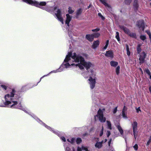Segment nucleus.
<instances>
[{
    "label": "nucleus",
    "mask_w": 151,
    "mask_h": 151,
    "mask_svg": "<svg viewBox=\"0 0 151 151\" xmlns=\"http://www.w3.org/2000/svg\"><path fill=\"white\" fill-rule=\"evenodd\" d=\"M64 62L67 63L64 65L66 68L71 66H78L80 69L83 70L85 67L87 70L90 69L88 71L89 74L91 73V70L95 69L93 63L89 61H86L83 58L79 55H77L75 53L73 54L70 52L68 53Z\"/></svg>",
    "instance_id": "1"
},
{
    "label": "nucleus",
    "mask_w": 151,
    "mask_h": 151,
    "mask_svg": "<svg viewBox=\"0 0 151 151\" xmlns=\"http://www.w3.org/2000/svg\"><path fill=\"white\" fill-rule=\"evenodd\" d=\"M22 0L23 1L32 5L40 7L42 9H44L46 11L51 13L52 12V11H53L58 20L63 24V19L62 17L61 11L60 9H57V7H55L53 8H52L51 7H49L47 8H45L42 7V6L46 5V3L45 2H41L39 3L35 0Z\"/></svg>",
    "instance_id": "2"
},
{
    "label": "nucleus",
    "mask_w": 151,
    "mask_h": 151,
    "mask_svg": "<svg viewBox=\"0 0 151 151\" xmlns=\"http://www.w3.org/2000/svg\"><path fill=\"white\" fill-rule=\"evenodd\" d=\"M15 93V90H12L10 93L4 96L5 102L3 104L0 105V106L4 107L5 106H7L11 108L16 107L15 106L17 104V102L13 99Z\"/></svg>",
    "instance_id": "3"
},
{
    "label": "nucleus",
    "mask_w": 151,
    "mask_h": 151,
    "mask_svg": "<svg viewBox=\"0 0 151 151\" xmlns=\"http://www.w3.org/2000/svg\"><path fill=\"white\" fill-rule=\"evenodd\" d=\"M90 71L91 73L89 74V77L88 80V82L90 88L92 89L95 87L97 77L96 69H92Z\"/></svg>",
    "instance_id": "4"
},
{
    "label": "nucleus",
    "mask_w": 151,
    "mask_h": 151,
    "mask_svg": "<svg viewBox=\"0 0 151 151\" xmlns=\"http://www.w3.org/2000/svg\"><path fill=\"white\" fill-rule=\"evenodd\" d=\"M103 113V111L100 109L98 111L97 114L95 116V120H96V117H97L101 122H105L106 120V118L104 116Z\"/></svg>",
    "instance_id": "5"
},
{
    "label": "nucleus",
    "mask_w": 151,
    "mask_h": 151,
    "mask_svg": "<svg viewBox=\"0 0 151 151\" xmlns=\"http://www.w3.org/2000/svg\"><path fill=\"white\" fill-rule=\"evenodd\" d=\"M103 113V111L100 109L98 111L97 114L95 116V120H96V117H97L101 122H105L106 120V118L104 116Z\"/></svg>",
    "instance_id": "6"
},
{
    "label": "nucleus",
    "mask_w": 151,
    "mask_h": 151,
    "mask_svg": "<svg viewBox=\"0 0 151 151\" xmlns=\"http://www.w3.org/2000/svg\"><path fill=\"white\" fill-rule=\"evenodd\" d=\"M137 25L140 31L141 30H142V31L144 30L145 24L143 20H140L137 22Z\"/></svg>",
    "instance_id": "7"
},
{
    "label": "nucleus",
    "mask_w": 151,
    "mask_h": 151,
    "mask_svg": "<svg viewBox=\"0 0 151 151\" xmlns=\"http://www.w3.org/2000/svg\"><path fill=\"white\" fill-rule=\"evenodd\" d=\"M105 55L108 58L112 59L114 57V53L111 50H109L106 52Z\"/></svg>",
    "instance_id": "8"
},
{
    "label": "nucleus",
    "mask_w": 151,
    "mask_h": 151,
    "mask_svg": "<svg viewBox=\"0 0 151 151\" xmlns=\"http://www.w3.org/2000/svg\"><path fill=\"white\" fill-rule=\"evenodd\" d=\"M146 54L144 52H142L140 55L139 58V63H143L144 61V59L146 57Z\"/></svg>",
    "instance_id": "9"
},
{
    "label": "nucleus",
    "mask_w": 151,
    "mask_h": 151,
    "mask_svg": "<svg viewBox=\"0 0 151 151\" xmlns=\"http://www.w3.org/2000/svg\"><path fill=\"white\" fill-rule=\"evenodd\" d=\"M66 17L65 24H66L68 26H69V22L72 19V17L71 16H70L68 14H67L66 15Z\"/></svg>",
    "instance_id": "10"
},
{
    "label": "nucleus",
    "mask_w": 151,
    "mask_h": 151,
    "mask_svg": "<svg viewBox=\"0 0 151 151\" xmlns=\"http://www.w3.org/2000/svg\"><path fill=\"white\" fill-rule=\"evenodd\" d=\"M99 43L100 42L99 40L94 41L92 45V48L94 49L96 48L99 46Z\"/></svg>",
    "instance_id": "11"
},
{
    "label": "nucleus",
    "mask_w": 151,
    "mask_h": 151,
    "mask_svg": "<svg viewBox=\"0 0 151 151\" xmlns=\"http://www.w3.org/2000/svg\"><path fill=\"white\" fill-rule=\"evenodd\" d=\"M119 27L121 29L124 31L125 33L127 34L128 35V34H129V30L125 27L122 26H119Z\"/></svg>",
    "instance_id": "12"
},
{
    "label": "nucleus",
    "mask_w": 151,
    "mask_h": 151,
    "mask_svg": "<svg viewBox=\"0 0 151 151\" xmlns=\"http://www.w3.org/2000/svg\"><path fill=\"white\" fill-rule=\"evenodd\" d=\"M86 37L87 40L90 41H92L93 40L94 38V35L93 34L87 35L86 36Z\"/></svg>",
    "instance_id": "13"
},
{
    "label": "nucleus",
    "mask_w": 151,
    "mask_h": 151,
    "mask_svg": "<svg viewBox=\"0 0 151 151\" xmlns=\"http://www.w3.org/2000/svg\"><path fill=\"white\" fill-rule=\"evenodd\" d=\"M132 127L133 132L137 131V123L136 122H134L132 124Z\"/></svg>",
    "instance_id": "14"
},
{
    "label": "nucleus",
    "mask_w": 151,
    "mask_h": 151,
    "mask_svg": "<svg viewBox=\"0 0 151 151\" xmlns=\"http://www.w3.org/2000/svg\"><path fill=\"white\" fill-rule=\"evenodd\" d=\"M110 65L111 66L115 67L118 66L117 65H118V63L116 61H111L110 62Z\"/></svg>",
    "instance_id": "15"
},
{
    "label": "nucleus",
    "mask_w": 151,
    "mask_h": 151,
    "mask_svg": "<svg viewBox=\"0 0 151 151\" xmlns=\"http://www.w3.org/2000/svg\"><path fill=\"white\" fill-rule=\"evenodd\" d=\"M116 127L119 132L120 134L121 135H122L123 133V130L122 128V127L120 126V125H118L116 126Z\"/></svg>",
    "instance_id": "16"
},
{
    "label": "nucleus",
    "mask_w": 151,
    "mask_h": 151,
    "mask_svg": "<svg viewBox=\"0 0 151 151\" xmlns=\"http://www.w3.org/2000/svg\"><path fill=\"white\" fill-rule=\"evenodd\" d=\"M104 128L102 126L101 129L98 131V134L100 137H101L102 136L103 133Z\"/></svg>",
    "instance_id": "17"
},
{
    "label": "nucleus",
    "mask_w": 151,
    "mask_h": 151,
    "mask_svg": "<svg viewBox=\"0 0 151 151\" xmlns=\"http://www.w3.org/2000/svg\"><path fill=\"white\" fill-rule=\"evenodd\" d=\"M103 141H102V142H97L95 145V146L97 148H100L102 147V142H103Z\"/></svg>",
    "instance_id": "18"
},
{
    "label": "nucleus",
    "mask_w": 151,
    "mask_h": 151,
    "mask_svg": "<svg viewBox=\"0 0 151 151\" xmlns=\"http://www.w3.org/2000/svg\"><path fill=\"white\" fill-rule=\"evenodd\" d=\"M106 123L107 124L108 129H111L112 128L111 122L107 120L106 121Z\"/></svg>",
    "instance_id": "19"
},
{
    "label": "nucleus",
    "mask_w": 151,
    "mask_h": 151,
    "mask_svg": "<svg viewBox=\"0 0 151 151\" xmlns=\"http://www.w3.org/2000/svg\"><path fill=\"white\" fill-rule=\"evenodd\" d=\"M62 66H61V67H60V68H59L58 70H54L51 71L50 72V73L49 74L51 73H55L56 72H61L63 70V69H62Z\"/></svg>",
    "instance_id": "20"
},
{
    "label": "nucleus",
    "mask_w": 151,
    "mask_h": 151,
    "mask_svg": "<svg viewBox=\"0 0 151 151\" xmlns=\"http://www.w3.org/2000/svg\"><path fill=\"white\" fill-rule=\"evenodd\" d=\"M82 12V10L81 9H79L76 12V17L77 18H78V16L80 15Z\"/></svg>",
    "instance_id": "21"
},
{
    "label": "nucleus",
    "mask_w": 151,
    "mask_h": 151,
    "mask_svg": "<svg viewBox=\"0 0 151 151\" xmlns=\"http://www.w3.org/2000/svg\"><path fill=\"white\" fill-rule=\"evenodd\" d=\"M100 1L106 6L108 7H110V6L106 2L105 0H100Z\"/></svg>",
    "instance_id": "22"
},
{
    "label": "nucleus",
    "mask_w": 151,
    "mask_h": 151,
    "mask_svg": "<svg viewBox=\"0 0 151 151\" xmlns=\"http://www.w3.org/2000/svg\"><path fill=\"white\" fill-rule=\"evenodd\" d=\"M120 69V67L119 66H117L116 68V74L117 75H119V73Z\"/></svg>",
    "instance_id": "23"
},
{
    "label": "nucleus",
    "mask_w": 151,
    "mask_h": 151,
    "mask_svg": "<svg viewBox=\"0 0 151 151\" xmlns=\"http://www.w3.org/2000/svg\"><path fill=\"white\" fill-rule=\"evenodd\" d=\"M141 46V45L140 44H139L137 45V52L138 53H139L141 51V49L140 47Z\"/></svg>",
    "instance_id": "24"
},
{
    "label": "nucleus",
    "mask_w": 151,
    "mask_h": 151,
    "mask_svg": "<svg viewBox=\"0 0 151 151\" xmlns=\"http://www.w3.org/2000/svg\"><path fill=\"white\" fill-rule=\"evenodd\" d=\"M128 35L131 37L135 38H136V35L135 33H131L130 32L129 34H128Z\"/></svg>",
    "instance_id": "25"
},
{
    "label": "nucleus",
    "mask_w": 151,
    "mask_h": 151,
    "mask_svg": "<svg viewBox=\"0 0 151 151\" xmlns=\"http://www.w3.org/2000/svg\"><path fill=\"white\" fill-rule=\"evenodd\" d=\"M140 38L142 40L144 41L146 39V37L145 35H141L140 36Z\"/></svg>",
    "instance_id": "26"
},
{
    "label": "nucleus",
    "mask_w": 151,
    "mask_h": 151,
    "mask_svg": "<svg viewBox=\"0 0 151 151\" xmlns=\"http://www.w3.org/2000/svg\"><path fill=\"white\" fill-rule=\"evenodd\" d=\"M115 37L118 41H120V38L119 37V34L118 32H116V35Z\"/></svg>",
    "instance_id": "27"
},
{
    "label": "nucleus",
    "mask_w": 151,
    "mask_h": 151,
    "mask_svg": "<svg viewBox=\"0 0 151 151\" xmlns=\"http://www.w3.org/2000/svg\"><path fill=\"white\" fill-rule=\"evenodd\" d=\"M122 116L125 119L128 118V117L127 116V112H122Z\"/></svg>",
    "instance_id": "28"
},
{
    "label": "nucleus",
    "mask_w": 151,
    "mask_h": 151,
    "mask_svg": "<svg viewBox=\"0 0 151 151\" xmlns=\"http://www.w3.org/2000/svg\"><path fill=\"white\" fill-rule=\"evenodd\" d=\"M127 54L129 56L130 54V52L129 50V49L128 46L127 45L126 46Z\"/></svg>",
    "instance_id": "29"
},
{
    "label": "nucleus",
    "mask_w": 151,
    "mask_h": 151,
    "mask_svg": "<svg viewBox=\"0 0 151 151\" xmlns=\"http://www.w3.org/2000/svg\"><path fill=\"white\" fill-rule=\"evenodd\" d=\"M137 1L138 0H134V6L136 8L138 7Z\"/></svg>",
    "instance_id": "30"
},
{
    "label": "nucleus",
    "mask_w": 151,
    "mask_h": 151,
    "mask_svg": "<svg viewBox=\"0 0 151 151\" xmlns=\"http://www.w3.org/2000/svg\"><path fill=\"white\" fill-rule=\"evenodd\" d=\"M75 139L73 138H71L70 140L69 139H67V141H68V142H70V143L72 144L73 143Z\"/></svg>",
    "instance_id": "31"
},
{
    "label": "nucleus",
    "mask_w": 151,
    "mask_h": 151,
    "mask_svg": "<svg viewBox=\"0 0 151 151\" xmlns=\"http://www.w3.org/2000/svg\"><path fill=\"white\" fill-rule=\"evenodd\" d=\"M74 12V10L72 9L71 7H69L68 8V12L69 14H72Z\"/></svg>",
    "instance_id": "32"
},
{
    "label": "nucleus",
    "mask_w": 151,
    "mask_h": 151,
    "mask_svg": "<svg viewBox=\"0 0 151 151\" xmlns=\"http://www.w3.org/2000/svg\"><path fill=\"white\" fill-rule=\"evenodd\" d=\"M146 32L147 33V34H148L149 36V38L150 40L151 41V32L148 30H146Z\"/></svg>",
    "instance_id": "33"
},
{
    "label": "nucleus",
    "mask_w": 151,
    "mask_h": 151,
    "mask_svg": "<svg viewBox=\"0 0 151 151\" xmlns=\"http://www.w3.org/2000/svg\"><path fill=\"white\" fill-rule=\"evenodd\" d=\"M93 35H94V37H98L100 36V34L98 33H94Z\"/></svg>",
    "instance_id": "34"
},
{
    "label": "nucleus",
    "mask_w": 151,
    "mask_h": 151,
    "mask_svg": "<svg viewBox=\"0 0 151 151\" xmlns=\"http://www.w3.org/2000/svg\"><path fill=\"white\" fill-rule=\"evenodd\" d=\"M109 40H107V41H106V45L104 48V50H106L107 48L108 47V46L109 45Z\"/></svg>",
    "instance_id": "35"
},
{
    "label": "nucleus",
    "mask_w": 151,
    "mask_h": 151,
    "mask_svg": "<svg viewBox=\"0 0 151 151\" xmlns=\"http://www.w3.org/2000/svg\"><path fill=\"white\" fill-rule=\"evenodd\" d=\"M64 146L65 148L66 149V151H72V150H70V149L69 147H66V146L65 144H64Z\"/></svg>",
    "instance_id": "36"
},
{
    "label": "nucleus",
    "mask_w": 151,
    "mask_h": 151,
    "mask_svg": "<svg viewBox=\"0 0 151 151\" xmlns=\"http://www.w3.org/2000/svg\"><path fill=\"white\" fill-rule=\"evenodd\" d=\"M132 0H125V2L126 4H129L132 1Z\"/></svg>",
    "instance_id": "37"
},
{
    "label": "nucleus",
    "mask_w": 151,
    "mask_h": 151,
    "mask_svg": "<svg viewBox=\"0 0 151 151\" xmlns=\"http://www.w3.org/2000/svg\"><path fill=\"white\" fill-rule=\"evenodd\" d=\"M43 124L48 129H49L50 130H51V129L52 130V131H53V132H54V133H56L52 129H51L50 127H49L48 126H47L45 125V124Z\"/></svg>",
    "instance_id": "38"
},
{
    "label": "nucleus",
    "mask_w": 151,
    "mask_h": 151,
    "mask_svg": "<svg viewBox=\"0 0 151 151\" xmlns=\"http://www.w3.org/2000/svg\"><path fill=\"white\" fill-rule=\"evenodd\" d=\"M133 132H134V137L135 139H136L137 137V131Z\"/></svg>",
    "instance_id": "39"
},
{
    "label": "nucleus",
    "mask_w": 151,
    "mask_h": 151,
    "mask_svg": "<svg viewBox=\"0 0 151 151\" xmlns=\"http://www.w3.org/2000/svg\"><path fill=\"white\" fill-rule=\"evenodd\" d=\"M81 141V139L80 138H77L76 139V142L77 144L80 143Z\"/></svg>",
    "instance_id": "40"
},
{
    "label": "nucleus",
    "mask_w": 151,
    "mask_h": 151,
    "mask_svg": "<svg viewBox=\"0 0 151 151\" xmlns=\"http://www.w3.org/2000/svg\"><path fill=\"white\" fill-rule=\"evenodd\" d=\"M151 142V136L150 137V138L147 142V146L149 145Z\"/></svg>",
    "instance_id": "41"
},
{
    "label": "nucleus",
    "mask_w": 151,
    "mask_h": 151,
    "mask_svg": "<svg viewBox=\"0 0 151 151\" xmlns=\"http://www.w3.org/2000/svg\"><path fill=\"white\" fill-rule=\"evenodd\" d=\"M127 109V108L125 107V106H124L123 108L122 112H126Z\"/></svg>",
    "instance_id": "42"
},
{
    "label": "nucleus",
    "mask_w": 151,
    "mask_h": 151,
    "mask_svg": "<svg viewBox=\"0 0 151 151\" xmlns=\"http://www.w3.org/2000/svg\"><path fill=\"white\" fill-rule=\"evenodd\" d=\"M19 108L24 111H25V109L23 108V107H22V106H21V104H19Z\"/></svg>",
    "instance_id": "43"
},
{
    "label": "nucleus",
    "mask_w": 151,
    "mask_h": 151,
    "mask_svg": "<svg viewBox=\"0 0 151 151\" xmlns=\"http://www.w3.org/2000/svg\"><path fill=\"white\" fill-rule=\"evenodd\" d=\"M82 149H84L85 151H90L88 150L87 147L86 146H83L82 147Z\"/></svg>",
    "instance_id": "44"
},
{
    "label": "nucleus",
    "mask_w": 151,
    "mask_h": 151,
    "mask_svg": "<svg viewBox=\"0 0 151 151\" xmlns=\"http://www.w3.org/2000/svg\"><path fill=\"white\" fill-rule=\"evenodd\" d=\"M83 146H82L81 147H78L77 148V151H82V150H84V149H82V147Z\"/></svg>",
    "instance_id": "45"
},
{
    "label": "nucleus",
    "mask_w": 151,
    "mask_h": 151,
    "mask_svg": "<svg viewBox=\"0 0 151 151\" xmlns=\"http://www.w3.org/2000/svg\"><path fill=\"white\" fill-rule=\"evenodd\" d=\"M145 71L146 72V73L148 75H150V76H151L150 75V72L149 70L147 69H146L145 70Z\"/></svg>",
    "instance_id": "46"
},
{
    "label": "nucleus",
    "mask_w": 151,
    "mask_h": 151,
    "mask_svg": "<svg viewBox=\"0 0 151 151\" xmlns=\"http://www.w3.org/2000/svg\"><path fill=\"white\" fill-rule=\"evenodd\" d=\"M1 86V87L4 89L5 90H6V87L5 86V85H0Z\"/></svg>",
    "instance_id": "47"
},
{
    "label": "nucleus",
    "mask_w": 151,
    "mask_h": 151,
    "mask_svg": "<svg viewBox=\"0 0 151 151\" xmlns=\"http://www.w3.org/2000/svg\"><path fill=\"white\" fill-rule=\"evenodd\" d=\"M133 147L135 150H137L138 147V145L137 144H135L134 146Z\"/></svg>",
    "instance_id": "48"
},
{
    "label": "nucleus",
    "mask_w": 151,
    "mask_h": 151,
    "mask_svg": "<svg viewBox=\"0 0 151 151\" xmlns=\"http://www.w3.org/2000/svg\"><path fill=\"white\" fill-rule=\"evenodd\" d=\"M98 15L101 18V19H104V17H103V16L101 15V13H98Z\"/></svg>",
    "instance_id": "49"
},
{
    "label": "nucleus",
    "mask_w": 151,
    "mask_h": 151,
    "mask_svg": "<svg viewBox=\"0 0 151 151\" xmlns=\"http://www.w3.org/2000/svg\"><path fill=\"white\" fill-rule=\"evenodd\" d=\"M136 110L137 112V113H139V112H141V111L140 110V107H139L138 108H136Z\"/></svg>",
    "instance_id": "50"
},
{
    "label": "nucleus",
    "mask_w": 151,
    "mask_h": 151,
    "mask_svg": "<svg viewBox=\"0 0 151 151\" xmlns=\"http://www.w3.org/2000/svg\"><path fill=\"white\" fill-rule=\"evenodd\" d=\"M117 111V107H116L113 110V113L114 114Z\"/></svg>",
    "instance_id": "51"
},
{
    "label": "nucleus",
    "mask_w": 151,
    "mask_h": 151,
    "mask_svg": "<svg viewBox=\"0 0 151 151\" xmlns=\"http://www.w3.org/2000/svg\"><path fill=\"white\" fill-rule=\"evenodd\" d=\"M60 138L63 141V142L65 141L66 139H65V138L64 137H61Z\"/></svg>",
    "instance_id": "52"
},
{
    "label": "nucleus",
    "mask_w": 151,
    "mask_h": 151,
    "mask_svg": "<svg viewBox=\"0 0 151 151\" xmlns=\"http://www.w3.org/2000/svg\"><path fill=\"white\" fill-rule=\"evenodd\" d=\"M99 28H96L95 29H93L92 31L93 32L98 31H99Z\"/></svg>",
    "instance_id": "53"
},
{
    "label": "nucleus",
    "mask_w": 151,
    "mask_h": 151,
    "mask_svg": "<svg viewBox=\"0 0 151 151\" xmlns=\"http://www.w3.org/2000/svg\"><path fill=\"white\" fill-rule=\"evenodd\" d=\"M107 136L108 137H109L111 134L110 132L109 131H107Z\"/></svg>",
    "instance_id": "54"
},
{
    "label": "nucleus",
    "mask_w": 151,
    "mask_h": 151,
    "mask_svg": "<svg viewBox=\"0 0 151 151\" xmlns=\"http://www.w3.org/2000/svg\"><path fill=\"white\" fill-rule=\"evenodd\" d=\"M111 140H112V139H110L109 141V142H108V145L109 146H110V145L111 144Z\"/></svg>",
    "instance_id": "55"
},
{
    "label": "nucleus",
    "mask_w": 151,
    "mask_h": 151,
    "mask_svg": "<svg viewBox=\"0 0 151 151\" xmlns=\"http://www.w3.org/2000/svg\"><path fill=\"white\" fill-rule=\"evenodd\" d=\"M94 128L93 127H92L91 128V129L90 130V132H91L92 131H93L94 130Z\"/></svg>",
    "instance_id": "56"
},
{
    "label": "nucleus",
    "mask_w": 151,
    "mask_h": 151,
    "mask_svg": "<svg viewBox=\"0 0 151 151\" xmlns=\"http://www.w3.org/2000/svg\"><path fill=\"white\" fill-rule=\"evenodd\" d=\"M149 90L151 94V86H150L149 88Z\"/></svg>",
    "instance_id": "57"
},
{
    "label": "nucleus",
    "mask_w": 151,
    "mask_h": 151,
    "mask_svg": "<svg viewBox=\"0 0 151 151\" xmlns=\"http://www.w3.org/2000/svg\"><path fill=\"white\" fill-rule=\"evenodd\" d=\"M149 90L151 94V86H150L149 88Z\"/></svg>",
    "instance_id": "58"
},
{
    "label": "nucleus",
    "mask_w": 151,
    "mask_h": 151,
    "mask_svg": "<svg viewBox=\"0 0 151 151\" xmlns=\"http://www.w3.org/2000/svg\"><path fill=\"white\" fill-rule=\"evenodd\" d=\"M47 76V75H44V76H43L40 79L41 80V79H42V78H43V77H44L46 76Z\"/></svg>",
    "instance_id": "59"
},
{
    "label": "nucleus",
    "mask_w": 151,
    "mask_h": 151,
    "mask_svg": "<svg viewBox=\"0 0 151 151\" xmlns=\"http://www.w3.org/2000/svg\"><path fill=\"white\" fill-rule=\"evenodd\" d=\"M72 150H73V151H75L74 149V148H72Z\"/></svg>",
    "instance_id": "60"
},
{
    "label": "nucleus",
    "mask_w": 151,
    "mask_h": 151,
    "mask_svg": "<svg viewBox=\"0 0 151 151\" xmlns=\"http://www.w3.org/2000/svg\"><path fill=\"white\" fill-rule=\"evenodd\" d=\"M107 139H105V140L104 142H106L107 141Z\"/></svg>",
    "instance_id": "61"
},
{
    "label": "nucleus",
    "mask_w": 151,
    "mask_h": 151,
    "mask_svg": "<svg viewBox=\"0 0 151 151\" xmlns=\"http://www.w3.org/2000/svg\"><path fill=\"white\" fill-rule=\"evenodd\" d=\"M139 69H140V70L141 71V72H142V69H141V68H140Z\"/></svg>",
    "instance_id": "62"
},
{
    "label": "nucleus",
    "mask_w": 151,
    "mask_h": 151,
    "mask_svg": "<svg viewBox=\"0 0 151 151\" xmlns=\"http://www.w3.org/2000/svg\"><path fill=\"white\" fill-rule=\"evenodd\" d=\"M150 78L151 79V76H150Z\"/></svg>",
    "instance_id": "63"
},
{
    "label": "nucleus",
    "mask_w": 151,
    "mask_h": 151,
    "mask_svg": "<svg viewBox=\"0 0 151 151\" xmlns=\"http://www.w3.org/2000/svg\"><path fill=\"white\" fill-rule=\"evenodd\" d=\"M150 5L151 6V2L150 4Z\"/></svg>",
    "instance_id": "64"
}]
</instances>
